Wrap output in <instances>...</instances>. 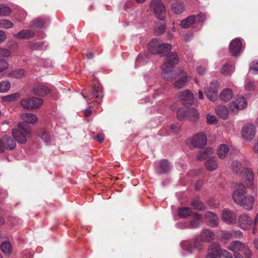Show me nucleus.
<instances>
[{
	"mask_svg": "<svg viewBox=\"0 0 258 258\" xmlns=\"http://www.w3.org/2000/svg\"><path fill=\"white\" fill-rule=\"evenodd\" d=\"M10 54L11 52L9 50L0 48V55L4 57H8Z\"/></svg>",
	"mask_w": 258,
	"mask_h": 258,
	"instance_id": "61",
	"label": "nucleus"
},
{
	"mask_svg": "<svg viewBox=\"0 0 258 258\" xmlns=\"http://www.w3.org/2000/svg\"><path fill=\"white\" fill-rule=\"evenodd\" d=\"M229 151V147L226 145H221L218 149V157L221 159H224Z\"/></svg>",
	"mask_w": 258,
	"mask_h": 258,
	"instance_id": "35",
	"label": "nucleus"
},
{
	"mask_svg": "<svg viewBox=\"0 0 258 258\" xmlns=\"http://www.w3.org/2000/svg\"><path fill=\"white\" fill-rule=\"evenodd\" d=\"M34 31L29 30H23L15 34L14 37L17 39H29L34 36Z\"/></svg>",
	"mask_w": 258,
	"mask_h": 258,
	"instance_id": "25",
	"label": "nucleus"
},
{
	"mask_svg": "<svg viewBox=\"0 0 258 258\" xmlns=\"http://www.w3.org/2000/svg\"><path fill=\"white\" fill-rule=\"evenodd\" d=\"M182 248L189 252H191L194 248L200 249L201 245L198 239H196L194 244L191 241L187 240L182 241L180 243Z\"/></svg>",
	"mask_w": 258,
	"mask_h": 258,
	"instance_id": "19",
	"label": "nucleus"
},
{
	"mask_svg": "<svg viewBox=\"0 0 258 258\" xmlns=\"http://www.w3.org/2000/svg\"><path fill=\"white\" fill-rule=\"evenodd\" d=\"M33 92L36 95L45 96L50 93V90L45 85L41 84L33 88Z\"/></svg>",
	"mask_w": 258,
	"mask_h": 258,
	"instance_id": "22",
	"label": "nucleus"
},
{
	"mask_svg": "<svg viewBox=\"0 0 258 258\" xmlns=\"http://www.w3.org/2000/svg\"><path fill=\"white\" fill-rule=\"evenodd\" d=\"M197 71L200 75H203L205 73L206 69L204 67L199 66L197 68Z\"/></svg>",
	"mask_w": 258,
	"mask_h": 258,
	"instance_id": "64",
	"label": "nucleus"
},
{
	"mask_svg": "<svg viewBox=\"0 0 258 258\" xmlns=\"http://www.w3.org/2000/svg\"><path fill=\"white\" fill-rule=\"evenodd\" d=\"M205 219L207 224L212 227H216L219 224V220L217 215L211 211H208L205 214Z\"/></svg>",
	"mask_w": 258,
	"mask_h": 258,
	"instance_id": "16",
	"label": "nucleus"
},
{
	"mask_svg": "<svg viewBox=\"0 0 258 258\" xmlns=\"http://www.w3.org/2000/svg\"><path fill=\"white\" fill-rule=\"evenodd\" d=\"M192 217H193L194 219L189 222V223L188 224V225H185L183 227H182L181 228L196 229L198 228L202 224V217L201 215L197 213H195L192 216Z\"/></svg>",
	"mask_w": 258,
	"mask_h": 258,
	"instance_id": "20",
	"label": "nucleus"
},
{
	"mask_svg": "<svg viewBox=\"0 0 258 258\" xmlns=\"http://www.w3.org/2000/svg\"><path fill=\"white\" fill-rule=\"evenodd\" d=\"M215 234L210 229H203L200 236V240L203 242H210L213 240Z\"/></svg>",
	"mask_w": 258,
	"mask_h": 258,
	"instance_id": "23",
	"label": "nucleus"
},
{
	"mask_svg": "<svg viewBox=\"0 0 258 258\" xmlns=\"http://www.w3.org/2000/svg\"><path fill=\"white\" fill-rule=\"evenodd\" d=\"M213 149L207 148L204 151L201 152L197 156L198 160H204L207 158L209 155L213 154Z\"/></svg>",
	"mask_w": 258,
	"mask_h": 258,
	"instance_id": "38",
	"label": "nucleus"
},
{
	"mask_svg": "<svg viewBox=\"0 0 258 258\" xmlns=\"http://www.w3.org/2000/svg\"><path fill=\"white\" fill-rule=\"evenodd\" d=\"M240 175L245 178L247 186H251L253 185L254 173L252 169L250 168H244L242 173H241Z\"/></svg>",
	"mask_w": 258,
	"mask_h": 258,
	"instance_id": "21",
	"label": "nucleus"
},
{
	"mask_svg": "<svg viewBox=\"0 0 258 258\" xmlns=\"http://www.w3.org/2000/svg\"><path fill=\"white\" fill-rule=\"evenodd\" d=\"M90 94L86 95V93L84 95H83L84 98L86 99L88 104H91V102H89V100H91L92 99L96 98L97 100L95 102L98 103H100V99L103 97V91L101 85L98 83L94 84L93 88L91 90Z\"/></svg>",
	"mask_w": 258,
	"mask_h": 258,
	"instance_id": "6",
	"label": "nucleus"
},
{
	"mask_svg": "<svg viewBox=\"0 0 258 258\" xmlns=\"http://www.w3.org/2000/svg\"><path fill=\"white\" fill-rule=\"evenodd\" d=\"M21 118L28 123H34L38 120L35 114H21Z\"/></svg>",
	"mask_w": 258,
	"mask_h": 258,
	"instance_id": "33",
	"label": "nucleus"
},
{
	"mask_svg": "<svg viewBox=\"0 0 258 258\" xmlns=\"http://www.w3.org/2000/svg\"><path fill=\"white\" fill-rule=\"evenodd\" d=\"M246 193L245 186L241 183L237 185L236 188L233 191L232 198L235 204H238L244 198Z\"/></svg>",
	"mask_w": 258,
	"mask_h": 258,
	"instance_id": "13",
	"label": "nucleus"
},
{
	"mask_svg": "<svg viewBox=\"0 0 258 258\" xmlns=\"http://www.w3.org/2000/svg\"><path fill=\"white\" fill-rule=\"evenodd\" d=\"M160 173H165L169 171L170 169V165L169 162L165 159L160 161L159 163Z\"/></svg>",
	"mask_w": 258,
	"mask_h": 258,
	"instance_id": "37",
	"label": "nucleus"
},
{
	"mask_svg": "<svg viewBox=\"0 0 258 258\" xmlns=\"http://www.w3.org/2000/svg\"><path fill=\"white\" fill-rule=\"evenodd\" d=\"M255 89V85L253 82H247L244 85V89L246 91H252Z\"/></svg>",
	"mask_w": 258,
	"mask_h": 258,
	"instance_id": "56",
	"label": "nucleus"
},
{
	"mask_svg": "<svg viewBox=\"0 0 258 258\" xmlns=\"http://www.w3.org/2000/svg\"><path fill=\"white\" fill-rule=\"evenodd\" d=\"M146 62L144 60V57L143 55L140 54L137 58L136 61L135 67H137L142 64H145Z\"/></svg>",
	"mask_w": 258,
	"mask_h": 258,
	"instance_id": "51",
	"label": "nucleus"
},
{
	"mask_svg": "<svg viewBox=\"0 0 258 258\" xmlns=\"http://www.w3.org/2000/svg\"><path fill=\"white\" fill-rule=\"evenodd\" d=\"M196 21L199 22H204L206 20V15L202 12L199 13L197 15L195 16Z\"/></svg>",
	"mask_w": 258,
	"mask_h": 258,
	"instance_id": "50",
	"label": "nucleus"
},
{
	"mask_svg": "<svg viewBox=\"0 0 258 258\" xmlns=\"http://www.w3.org/2000/svg\"><path fill=\"white\" fill-rule=\"evenodd\" d=\"M13 26V24L9 20L6 19L0 20V28L9 29Z\"/></svg>",
	"mask_w": 258,
	"mask_h": 258,
	"instance_id": "46",
	"label": "nucleus"
},
{
	"mask_svg": "<svg viewBox=\"0 0 258 258\" xmlns=\"http://www.w3.org/2000/svg\"><path fill=\"white\" fill-rule=\"evenodd\" d=\"M148 49L152 54L157 53L162 55H167L168 52L171 50V46L168 43H161L157 39L154 38L149 43Z\"/></svg>",
	"mask_w": 258,
	"mask_h": 258,
	"instance_id": "2",
	"label": "nucleus"
},
{
	"mask_svg": "<svg viewBox=\"0 0 258 258\" xmlns=\"http://www.w3.org/2000/svg\"><path fill=\"white\" fill-rule=\"evenodd\" d=\"M180 99L185 106L188 107L194 102V94L188 90H186L180 93Z\"/></svg>",
	"mask_w": 258,
	"mask_h": 258,
	"instance_id": "15",
	"label": "nucleus"
},
{
	"mask_svg": "<svg viewBox=\"0 0 258 258\" xmlns=\"http://www.w3.org/2000/svg\"><path fill=\"white\" fill-rule=\"evenodd\" d=\"M38 135L45 143L48 144L50 142L51 137L49 133L45 130H39L38 132Z\"/></svg>",
	"mask_w": 258,
	"mask_h": 258,
	"instance_id": "40",
	"label": "nucleus"
},
{
	"mask_svg": "<svg viewBox=\"0 0 258 258\" xmlns=\"http://www.w3.org/2000/svg\"><path fill=\"white\" fill-rule=\"evenodd\" d=\"M233 96L232 90L229 88H225L221 91L220 94V98L224 101L227 102L232 98Z\"/></svg>",
	"mask_w": 258,
	"mask_h": 258,
	"instance_id": "26",
	"label": "nucleus"
},
{
	"mask_svg": "<svg viewBox=\"0 0 258 258\" xmlns=\"http://www.w3.org/2000/svg\"><path fill=\"white\" fill-rule=\"evenodd\" d=\"M256 127L251 123H245L242 127L241 134L245 141L249 142L253 139L255 136Z\"/></svg>",
	"mask_w": 258,
	"mask_h": 258,
	"instance_id": "7",
	"label": "nucleus"
},
{
	"mask_svg": "<svg viewBox=\"0 0 258 258\" xmlns=\"http://www.w3.org/2000/svg\"><path fill=\"white\" fill-rule=\"evenodd\" d=\"M21 97V94L19 93H15L10 95H8L2 98L3 102L10 103L16 101Z\"/></svg>",
	"mask_w": 258,
	"mask_h": 258,
	"instance_id": "36",
	"label": "nucleus"
},
{
	"mask_svg": "<svg viewBox=\"0 0 258 258\" xmlns=\"http://www.w3.org/2000/svg\"><path fill=\"white\" fill-rule=\"evenodd\" d=\"M247 106V102L243 97H238L234 101L229 103V109L237 112L245 108Z\"/></svg>",
	"mask_w": 258,
	"mask_h": 258,
	"instance_id": "9",
	"label": "nucleus"
},
{
	"mask_svg": "<svg viewBox=\"0 0 258 258\" xmlns=\"http://www.w3.org/2000/svg\"><path fill=\"white\" fill-rule=\"evenodd\" d=\"M207 121L208 123L212 124L216 122L217 117L214 115H208L207 116Z\"/></svg>",
	"mask_w": 258,
	"mask_h": 258,
	"instance_id": "54",
	"label": "nucleus"
},
{
	"mask_svg": "<svg viewBox=\"0 0 258 258\" xmlns=\"http://www.w3.org/2000/svg\"><path fill=\"white\" fill-rule=\"evenodd\" d=\"M184 4L181 2H177L172 5L171 10L174 14H181L184 11Z\"/></svg>",
	"mask_w": 258,
	"mask_h": 258,
	"instance_id": "32",
	"label": "nucleus"
},
{
	"mask_svg": "<svg viewBox=\"0 0 258 258\" xmlns=\"http://www.w3.org/2000/svg\"><path fill=\"white\" fill-rule=\"evenodd\" d=\"M44 25V21L42 18H38L34 19L31 24V26L36 28H41Z\"/></svg>",
	"mask_w": 258,
	"mask_h": 258,
	"instance_id": "45",
	"label": "nucleus"
},
{
	"mask_svg": "<svg viewBox=\"0 0 258 258\" xmlns=\"http://www.w3.org/2000/svg\"><path fill=\"white\" fill-rule=\"evenodd\" d=\"M243 254L244 255V258H251L253 255L252 252L248 247V246L246 245L244 247V249H243L242 251Z\"/></svg>",
	"mask_w": 258,
	"mask_h": 258,
	"instance_id": "49",
	"label": "nucleus"
},
{
	"mask_svg": "<svg viewBox=\"0 0 258 258\" xmlns=\"http://www.w3.org/2000/svg\"><path fill=\"white\" fill-rule=\"evenodd\" d=\"M221 218L224 223L232 225L236 222L237 216L233 211L228 209H225L222 212Z\"/></svg>",
	"mask_w": 258,
	"mask_h": 258,
	"instance_id": "12",
	"label": "nucleus"
},
{
	"mask_svg": "<svg viewBox=\"0 0 258 258\" xmlns=\"http://www.w3.org/2000/svg\"><path fill=\"white\" fill-rule=\"evenodd\" d=\"M207 141L205 134L203 133H199L192 138L191 144L195 147L203 148L206 145Z\"/></svg>",
	"mask_w": 258,
	"mask_h": 258,
	"instance_id": "11",
	"label": "nucleus"
},
{
	"mask_svg": "<svg viewBox=\"0 0 258 258\" xmlns=\"http://www.w3.org/2000/svg\"><path fill=\"white\" fill-rule=\"evenodd\" d=\"M221 256H223L224 258H233L232 254L228 251L225 249L223 250Z\"/></svg>",
	"mask_w": 258,
	"mask_h": 258,
	"instance_id": "63",
	"label": "nucleus"
},
{
	"mask_svg": "<svg viewBox=\"0 0 258 258\" xmlns=\"http://www.w3.org/2000/svg\"><path fill=\"white\" fill-rule=\"evenodd\" d=\"M205 166L207 170L213 171L218 168V164L214 157L210 158L205 163Z\"/></svg>",
	"mask_w": 258,
	"mask_h": 258,
	"instance_id": "34",
	"label": "nucleus"
},
{
	"mask_svg": "<svg viewBox=\"0 0 258 258\" xmlns=\"http://www.w3.org/2000/svg\"><path fill=\"white\" fill-rule=\"evenodd\" d=\"M150 9L154 13L155 17L160 20H163L166 16L164 4L161 0H152L150 5Z\"/></svg>",
	"mask_w": 258,
	"mask_h": 258,
	"instance_id": "4",
	"label": "nucleus"
},
{
	"mask_svg": "<svg viewBox=\"0 0 258 258\" xmlns=\"http://www.w3.org/2000/svg\"><path fill=\"white\" fill-rule=\"evenodd\" d=\"M242 49V43L240 38H235L232 40L229 45L230 53L234 56L239 55Z\"/></svg>",
	"mask_w": 258,
	"mask_h": 258,
	"instance_id": "10",
	"label": "nucleus"
},
{
	"mask_svg": "<svg viewBox=\"0 0 258 258\" xmlns=\"http://www.w3.org/2000/svg\"><path fill=\"white\" fill-rule=\"evenodd\" d=\"M1 250L7 255L12 253V247L11 243L8 241L3 242L1 245Z\"/></svg>",
	"mask_w": 258,
	"mask_h": 258,
	"instance_id": "39",
	"label": "nucleus"
},
{
	"mask_svg": "<svg viewBox=\"0 0 258 258\" xmlns=\"http://www.w3.org/2000/svg\"><path fill=\"white\" fill-rule=\"evenodd\" d=\"M224 249H222L217 243L211 244L208 249L207 258H219L221 257Z\"/></svg>",
	"mask_w": 258,
	"mask_h": 258,
	"instance_id": "14",
	"label": "nucleus"
},
{
	"mask_svg": "<svg viewBox=\"0 0 258 258\" xmlns=\"http://www.w3.org/2000/svg\"><path fill=\"white\" fill-rule=\"evenodd\" d=\"M188 115L187 122H196L199 118V114H187Z\"/></svg>",
	"mask_w": 258,
	"mask_h": 258,
	"instance_id": "53",
	"label": "nucleus"
},
{
	"mask_svg": "<svg viewBox=\"0 0 258 258\" xmlns=\"http://www.w3.org/2000/svg\"><path fill=\"white\" fill-rule=\"evenodd\" d=\"M24 73L23 69H18L10 72L8 76L13 78L20 79L24 76Z\"/></svg>",
	"mask_w": 258,
	"mask_h": 258,
	"instance_id": "41",
	"label": "nucleus"
},
{
	"mask_svg": "<svg viewBox=\"0 0 258 258\" xmlns=\"http://www.w3.org/2000/svg\"><path fill=\"white\" fill-rule=\"evenodd\" d=\"M245 246L244 243L237 240L232 241L227 248L235 253L237 251H242Z\"/></svg>",
	"mask_w": 258,
	"mask_h": 258,
	"instance_id": "24",
	"label": "nucleus"
},
{
	"mask_svg": "<svg viewBox=\"0 0 258 258\" xmlns=\"http://www.w3.org/2000/svg\"><path fill=\"white\" fill-rule=\"evenodd\" d=\"M166 28V26L165 24H160L159 25H156L155 28V32L158 34H160L163 33Z\"/></svg>",
	"mask_w": 258,
	"mask_h": 258,
	"instance_id": "52",
	"label": "nucleus"
},
{
	"mask_svg": "<svg viewBox=\"0 0 258 258\" xmlns=\"http://www.w3.org/2000/svg\"><path fill=\"white\" fill-rule=\"evenodd\" d=\"M226 110V107L223 105H219L216 108V113H225Z\"/></svg>",
	"mask_w": 258,
	"mask_h": 258,
	"instance_id": "62",
	"label": "nucleus"
},
{
	"mask_svg": "<svg viewBox=\"0 0 258 258\" xmlns=\"http://www.w3.org/2000/svg\"><path fill=\"white\" fill-rule=\"evenodd\" d=\"M232 238H240L242 237L243 233L240 230L231 231Z\"/></svg>",
	"mask_w": 258,
	"mask_h": 258,
	"instance_id": "59",
	"label": "nucleus"
},
{
	"mask_svg": "<svg viewBox=\"0 0 258 258\" xmlns=\"http://www.w3.org/2000/svg\"><path fill=\"white\" fill-rule=\"evenodd\" d=\"M254 198L251 196H244L243 199L238 204L246 210H251L254 204Z\"/></svg>",
	"mask_w": 258,
	"mask_h": 258,
	"instance_id": "18",
	"label": "nucleus"
},
{
	"mask_svg": "<svg viewBox=\"0 0 258 258\" xmlns=\"http://www.w3.org/2000/svg\"><path fill=\"white\" fill-rule=\"evenodd\" d=\"M250 70L253 71L255 73H258V61H253L251 62Z\"/></svg>",
	"mask_w": 258,
	"mask_h": 258,
	"instance_id": "57",
	"label": "nucleus"
},
{
	"mask_svg": "<svg viewBox=\"0 0 258 258\" xmlns=\"http://www.w3.org/2000/svg\"><path fill=\"white\" fill-rule=\"evenodd\" d=\"M12 135L19 143L24 144L29 137L30 132L28 130L26 125L24 122H20L18 123L17 128L12 129Z\"/></svg>",
	"mask_w": 258,
	"mask_h": 258,
	"instance_id": "3",
	"label": "nucleus"
},
{
	"mask_svg": "<svg viewBox=\"0 0 258 258\" xmlns=\"http://www.w3.org/2000/svg\"><path fill=\"white\" fill-rule=\"evenodd\" d=\"M195 22V15H191L182 20L180 22V25L183 28H187L191 26Z\"/></svg>",
	"mask_w": 258,
	"mask_h": 258,
	"instance_id": "28",
	"label": "nucleus"
},
{
	"mask_svg": "<svg viewBox=\"0 0 258 258\" xmlns=\"http://www.w3.org/2000/svg\"><path fill=\"white\" fill-rule=\"evenodd\" d=\"M191 77L189 76H185L177 80L174 85L175 88L180 89L183 88L187 81H189Z\"/></svg>",
	"mask_w": 258,
	"mask_h": 258,
	"instance_id": "31",
	"label": "nucleus"
},
{
	"mask_svg": "<svg viewBox=\"0 0 258 258\" xmlns=\"http://www.w3.org/2000/svg\"><path fill=\"white\" fill-rule=\"evenodd\" d=\"M188 115L187 114H177V118L180 121H188Z\"/></svg>",
	"mask_w": 258,
	"mask_h": 258,
	"instance_id": "60",
	"label": "nucleus"
},
{
	"mask_svg": "<svg viewBox=\"0 0 258 258\" xmlns=\"http://www.w3.org/2000/svg\"><path fill=\"white\" fill-rule=\"evenodd\" d=\"M191 205L195 209L199 210H203L205 209L203 203L198 200H194L191 202Z\"/></svg>",
	"mask_w": 258,
	"mask_h": 258,
	"instance_id": "47",
	"label": "nucleus"
},
{
	"mask_svg": "<svg viewBox=\"0 0 258 258\" xmlns=\"http://www.w3.org/2000/svg\"><path fill=\"white\" fill-rule=\"evenodd\" d=\"M43 100L38 97H31L23 99L20 101L22 107L27 110H35L43 104Z\"/></svg>",
	"mask_w": 258,
	"mask_h": 258,
	"instance_id": "5",
	"label": "nucleus"
},
{
	"mask_svg": "<svg viewBox=\"0 0 258 258\" xmlns=\"http://www.w3.org/2000/svg\"><path fill=\"white\" fill-rule=\"evenodd\" d=\"M3 140L5 147L7 146L9 149H13L16 146V140L10 136L6 135L3 137Z\"/></svg>",
	"mask_w": 258,
	"mask_h": 258,
	"instance_id": "29",
	"label": "nucleus"
},
{
	"mask_svg": "<svg viewBox=\"0 0 258 258\" xmlns=\"http://www.w3.org/2000/svg\"><path fill=\"white\" fill-rule=\"evenodd\" d=\"M252 223L251 218L247 215L242 214L239 216L238 224L239 227L243 229H249Z\"/></svg>",
	"mask_w": 258,
	"mask_h": 258,
	"instance_id": "17",
	"label": "nucleus"
},
{
	"mask_svg": "<svg viewBox=\"0 0 258 258\" xmlns=\"http://www.w3.org/2000/svg\"><path fill=\"white\" fill-rule=\"evenodd\" d=\"M234 70L233 67L229 64H225L221 69L220 72L225 76L231 75Z\"/></svg>",
	"mask_w": 258,
	"mask_h": 258,
	"instance_id": "42",
	"label": "nucleus"
},
{
	"mask_svg": "<svg viewBox=\"0 0 258 258\" xmlns=\"http://www.w3.org/2000/svg\"><path fill=\"white\" fill-rule=\"evenodd\" d=\"M171 130L173 134H176L180 132V126L177 124H173L171 126Z\"/></svg>",
	"mask_w": 258,
	"mask_h": 258,
	"instance_id": "58",
	"label": "nucleus"
},
{
	"mask_svg": "<svg viewBox=\"0 0 258 258\" xmlns=\"http://www.w3.org/2000/svg\"><path fill=\"white\" fill-rule=\"evenodd\" d=\"M232 238V237L231 231H228L226 230H223L221 231V239L223 242L226 243Z\"/></svg>",
	"mask_w": 258,
	"mask_h": 258,
	"instance_id": "43",
	"label": "nucleus"
},
{
	"mask_svg": "<svg viewBox=\"0 0 258 258\" xmlns=\"http://www.w3.org/2000/svg\"><path fill=\"white\" fill-rule=\"evenodd\" d=\"M178 62V56L176 53L172 52L167 56L165 62L161 67L163 79L170 81L177 77L180 72L174 70V65Z\"/></svg>",
	"mask_w": 258,
	"mask_h": 258,
	"instance_id": "1",
	"label": "nucleus"
},
{
	"mask_svg": "<svg viewBox=\"0 0 258 258\" xmlns=\"http://www.w3.org/2000/svg\"><path fill=\"white\" fill-rule=\"evenodd\" d=\"M195 213L191 211V209L188 207H181L178 209V215L181 218H185L187 217L192 216Z\"/></svg>",
	"mask_w": 258,
	"mask_h": 258,
	"instance_id": "27",
	"label": "nucleus"
},
{
	"mask_svg": "<svg viewBox=\"0 0 258 258\" xmlns=\"http://www.w3.org/2000/svg\"><path fill=\"white\" fill-rule=\"evenodd\" d=\"M9 67L8 63L4 59L0 60V72H3L8 69Z\"/></svg>",
	"mask_w": 258,
	"mask_h": 258,
	"instance_id": "55",
	"label": "nucleus"
},
{
	"mask_svg": "<svg viewBox=\"0 0 258 258\" xmlns=\"http://www.w3.org/2000/svg\"><path fill=\"white\" fill-rule=\"evenodd\" d=\"M244 168L242 167L241 162L237 160L233 161L231 163V170L233 173L236 174L240 175L242 173Z\"/></svg>",
	"mask_w": 258,
	"mask_h": 258,
	"instance_id": "30",
	"label": "nucleus"
},
{
	"mask_svg": "<svg viewBox=\"0 0 258 258\" xmlns=\"http://www.w3.org/2000/svg\"><path fill=\"white\" fill-rule=\"evenodd\" d=\"M11 88V83L7 81L0 82V92L6 93L8 92Z\"/></svg>",
	"mask_w": 258,
	"mask_h": 258,
	"instance_id": "44",
	"label": "nucleus"
},
{
	"mask_svg": "<svg viewBox=\"0 0 258 258\" xmlns=\"http://www.w3.org/2000/svg\"><path fill=\"white\" fill-rule=\"evenodd\" d=\"M1 13L2 16H7L11 13V9L8 6L4 5H0Z\"/></svg>",
	"mask_w": 258,
	"mask_h": 258,
	"instance_id": "48",
	"label": "nucleus"
},
{
	"mask_svg": "<svg viewBox=\"0 0 258 258\" xmlns=\"http://www.w3.org/2000/svg\"><path fill=\"white\" fill-rule=\"evenodd\" d=\"M220 87V84L218 81L213 80L205 91L206 95L207 98L214 101L218 96V91Z\"/></svg>",
	"mask_w": 258,
	"mask_h": 258,
	"instance_id": "8",
	"label": "nucleus"
}]
</instances>
